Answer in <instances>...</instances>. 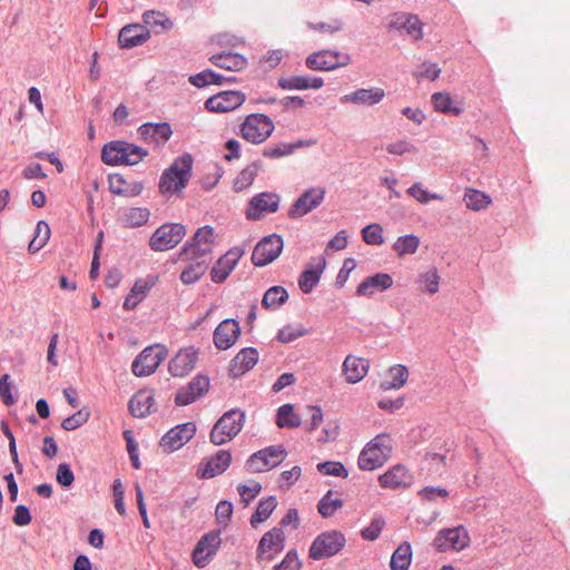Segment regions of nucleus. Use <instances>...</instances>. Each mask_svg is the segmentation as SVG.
I'll list each match as a JSON object with an SVG mask.
<instances>
[{
	"label": "nucleus",
	"instance_id": "obj_1",
	"mask_svg": "<svg viewBox=\"0 0 570 570\" xmlns=\"http://www.w3.org/2000/svg\"><path fill=\"white\" fill-rule=\"evenodd\" d=\"M193 157L184 154L167 168L159 180V190L163 195H173L186 187L191 176Z\"/></svg>",
	"mask_w": 570,
	"mask_h": 570
},
{
	"label": "nucleus",
	"instance_id": "obj_2",
	"mask_svg": "<svg viewBox=\"0 0 570 570\" xmlns=\"http://www.w3.org/2000/svg\"><path fill=\"white\" fill-rule=\"evenodd\" d=\"M392 440L389 434L382 433L371 440L358 456V468L372 471L382 466L391 456Z\"/></svg>",
	"mask_w": 570,
	"mask_h": 570
},
{
	"label": "nucleus",
	"instance_id": "obj_3",
	"mask_svg": "<svg viewBox=\"0 0 570 570\" xmlns=\"http://www.w3.org/2000/svg\"><path fill=\"white\" fill-rule=\"evenodd\" d=\"M245 417V412L239 409L225 412L210 431V442L215 445H222L233 440L242 431Z\"/></svg>",
	"mask_w": 570,
	"mask_h": 570
},
{
	"label": "nucleus",
	"instance_id": "obj_4",
	"mask_svg": "<svg viewBox=\"0 0 570 570\" xmlns=\"http://www.w3.org/2000/svg\"><path fill=\"white\" fill-rule=\"evenodd\" d=\"M273 120L264 114H252L240 127L242 137L252 144L264 142L274 131Z\"/></svg>",
	"mask_w": 570,
	"mask_h": 570
},
{
	"label": "nucleus",
	"instance_id": "obj_5",
	"mask_svg": "<svg viewBox=\"0 0 570 570\" xmlns=\"http://www.w3.org/2000/svg\"><path fill=\"white\" fill-rule=\"evenodd\" d=\"M345 537L342 532L332 530L321 533L315 538L309 548V558L321 560L338 553L345 546Z\"/></svg>",
	"mask_w": 570,
	"mask_h": 570
},
{
	"label": "nucleus",
	"instance_id": "obj_6",
	"mask_svg": "<svg viewBox=\"0 0 570 570\" xmlns=\"http://www.w3.org/2000/svg\"><path fill=\"white\" fill-rule=\"evenodd\" d=\"M285 456L283 446H269L252 454L246 462V469L252 473L269 471L279 465Z\"/></svg>",
	"mask_w": 570,
	"mask_h": 570
},
{
	"label": "nucleus",
	"instance_id": "obj_7",
	"mask_svg": "<svg viewBox=\"0 0 570 570\" xmlns=\"http://www.w3.org/2000/svg\"><path fill=\"white\" fill-rule=\"evenodd\" d=\"M351 62L347 53L335 50H320L311 53L306 60V67L314 71H330L345 67Z\"/></svg>",
	"mask_w": 570,
	"mask_h": 570
},
{
	"label": "nucleus",
	"instance_id": "obj_8",
	"mask_svg": "<svg viewBox=\"0 0 570 570\" xmlns=\"http://www.w3.org/2000/svg\"><path fill=\"white\" fill-rule=\"evenodd\" d=\"M186 235V228L181 224H164L151 235L149 245L156 252L174 248Z\"/></svg>",
	"mask_w": 570,
	"mask_h": 570
},
{
	"label": "nucleus",
	"instance_id": "obj_9",
	"mask_svg": "<svg viewBox=\"0 0 570 570\" xmlns=\"http://www.w3.org/2000/svg\"><path fill=\"white\" fill-rule=\"evenodd\" d=\"M167 351L163 345L146 347L132 362V373L136 376H148L153 374L160 363L166 358Z\"/></svg>",
	"mask_w": 570,
	"mask_h": 570
},
{
	"label": "nucleus",
	"instance_id": "obj_10",
	"mask_svg": "<svg viewBox=\"0 0 570 570\" xmlns=\"http://www.w3.org/2000/svg\"><path fill=\"white\" fill-rule=\"evenodd\" d=\"M284 242L282 236L272 234L265 236L255 246L252 261L255 266H265L274 262L282 253Z\"/></svg>",
	"mask_w": 570,
	"mask_h": 570
},
{
	"label": "nucleus",
	"instance_id": "obj_11",
	"mask_svg": "<svg viewBox=\"0 0 570 570\" xmlns=\"http://www.w3.org/2000/svg\"><path fill=\"white\" fill-rule=\"evenodd\" d=\"M324 187H311L305 190L291 206L288 217L301 218L317 208L325 198Z\"/></svg>",
	"mask_w": 570,
	"mask_h": 570
},
{
	"label": "nucleus",
	"instance_id": "obj_12",
	"mask_svg": "<svg viewBox=\"0 0 570 570\" xmlns=\"http://www.w3.org/2000/svg\"><path fill=\"white\" fill-rule=\"evenodd\" d=\"M281 197L275 193H261L252 197L246 208V218L258 220L267 214L278 210Z\"/></svg>",
	"mask_w": 570,
	"mask_h": 570
},
{
	"label": "nucleus",
	"instance_id": "obj_13",
	"mask_svg": "<svg viewBox=\"0 0 570 570\" xmlns=\"http://www.w3.org/2000/svg\"><path fill=\"white\" fill-rule=\"evenodd\" d=\"M222 543L220 532L210 531L197 542L193 551V561L196 567L205 568L217 553Z\"/></svg>",
	"mask_w": 570,
	"mask_h": 570
},
{
	"label": "nucleus",
	"instance_id": "obj_14",
	"mask_svg": "<svg viewBox=\"0 0 570 570\" xmlns=\"http://www.w3.org/2000/svg\"><path fill=\"white\" fill-rule=\"evenodd\" d=\"M434 547L439 551H446L449 549L463 550L470 543L468 530L463 525L452 529L441 530L434 539Z\"/></svg>",
	"mask_w": 570,
	"mask_h": 570
},
{
	"label": "nucleus",
	"instance_id": "obj_15",
	"mask_svg": "<svg viewBox=\"0 0 570 570\" xmlns=\"http://www.w3.org/2000/svg\"><path fill=\"white\" fill-rule=\"evenodd\" d=\"M285 547V534L281 528H273L259 540L256 558L272 561Z\"/></svg>",
	"mask_w": 570,
	"mask_h": 570
},
{
	"label": "nucleus",
	"instance_id": "obj_16",
	"mask_svg": "<svg viewBox=\"0 0 570 570\" xmlns=\"http://www.w3.org/2000/svg\"><path fill=\"white\" fill-rule=\"evenodd\" d=\"M196 433V424L186 422L170 429L160 441V445L166 452H174L185 445Z\"/></svg>",
	"mask_w": 570,
	"mask_h": 570
},
{
	"label": "nucleus",
	"instance_id": "obj_17",
	"mask_svg": "<svg viewBox=\"0 0 570 570\" xmlns=\"http://www.w3.org/2000/svg\"><path fill=\"white\" fill-rule=\"evenodd\" d=\"M385 97L384 89L380 87L360 88L340 98L342 104H351L358 107H372L380 104Z\"/></svg>",
	"mask_w": 570,
	"mask_h": 570
},
{
	"label": "nucleus",
	"instance_id": "obj_18",
	"mask_svg": "<svg viewBox=\"0 0 570 570\" xmlns=\"http://www.w3.org/2000/svg\"><path fill=\"white\" fill-rule=\"evenodd\" d=\"M245 101V95L242 91H222L208 98L205 102L206 108L214 112H228Z\"/></svg>",
	"mask_w": 570,
	"mask_h": 570
},
{
	"label": "nucleus",
	"instance_id": "obj_19",
	"mask_svg": "<svg viewBox=\"0 0 570 570\" xmlns=\"http://www.w3.org/2000/svg\"><path fill=\"white\" fill-rule=\"evenodd\" d=\"M379 483L382 488L391 490L409 488L413 483V475L406 466L395 464L379 476Z\"/></svg>",
	"mask_w": 570,
	"mask_h": 570
},
{
	"label": "nucleus",
	"instance_id": "obj_20",
	"mask_svg": "<svg viewBox=\"0 0 570 570\" xmlns=\"http://www.w3.org/2000/svg\"><path fill=\"white\" fill-rule=\"evenodd\" d=\"M239 335V323L234 318H226L214 331V344L218 350H227L237 342Z\"/></svg>",
	"mask_w": 570,
	"mask_h": 570
},
{
	"label": "nucleus",
	"instance_id": "obj_21",
	"mask_svg": "<svg viewBox=\"0 0 570 570\" xmlns=\"http://www.w3.org/2000/svg\"><path fill=\"white\" fill-rule=\"evenodd\" d=\"M208 389V377L205 375H197L186 387L177 392L175 401L178 405H188L207 393Z\"/></svg>",
	"mask_w": 570,
	"mask_h": 570
},
{
	"label": "nucleus",
	"instance_id": "obj_22",
	"mask_svg": "<svg viewBox=\"0 0 570 570\" xmlns=\"http://www.w3.org/2000/svg\"><path fill=\"white\" fill-rule=\"evenodd\" d=\"M138 134L146 142L161 146L170 139L173 130L168 122H146L138 128Z\"/></svg>",
	"mask_w": 570,
	"mask_h": 570
},
{
	"label": "nucleus",
	"instance_id": "obj_23",
	"mask_svg": "<svg viewBox=\"0 0 570 570\" xmlns=\"http://www.w3.org/2000/svg\"><path fill=\"white\" fill-rule=\"evenodd\" d=\"M243 254L244 250L240 248H232L228 250L212 268V279L215 283H223L235 268Z\"/></svg>",
	"mask_w": 570,
	"mask_h": 570
},
{
	"label": "nucleus",
	"instance_id": "obj_24",
	"mask_svg": "<svg viewBox=\"0 0 570 570\" xmlns=\"http://www.w3.org/2000/svg\"><path fill=\"white\" fill-rule=\"evenodd\" d=\"M197 362V351L194 347L180 350L170 360L168 368L174 376H185L194 370Z\"/></svg>",
	"mask_w": 570,
	"mask_h": 570
},
{
	"label": "nucleus",
	"instance_id": "obj_25",
	"mask_svg": "<svg viewBox=\"0 0 570 570\" xmlns=\"http://www.w3.org/2000/svg\"><path fill=\"white\" fill-rule=\"evenodd\" d=\"M393 286V278L387 273H377L373 276L366 277L357 286L356 294L358 296L372 297L377 292H383Z\"/></svg>",
	"mask_w": 570,
	"mask_h": 570
},
{
	"label": "nucleus",
	"instance_id": "obj_26",
	"mask_svg": "<svg viewBox=\"0 0 570 570\" xmlns=\"http://www.w3.org/2000/svg\"><path fill=\"white\" fill-rule=\"evenodd\" d=\"M232 462V454L229 451L219 450L214 456L208 459L203 469H199L197 474L200 478L209 479L225 472Z\"/></svg>",
	"mask_w": 570,
	"mask_h": 570
},
{
	"label": "nucleus",
	"instance_id": "obj_27",
	"mask_svg": "<svg viewBox=\"0 0 570 570\" xmlns=\"http://www.w3.org/2000/svg\"><path fill=\"white\" fill-rule=\"evenodd\" d=\"M109 190L114 195L124 197H135L142 191V183L138 180H127L121 174H111L108 177Z\"/></svg>",
	"mask_w": 570,
	"mask_h": 570
},
{
	"label": "nucleus",
	"instance_id": "obj_28",
	"mask_svg": "<svg viewBox=\"0 0 570 570\" xmlns=\"http://www.w3.org/2000/svg\"><path fill=\"white\" fill-rule=\"evenodd\" d=\"M128 409L136 417H145L156 411L155 394L151 390L138 391L129 401Z\"/></svg>",
	"mask_w": 570,
	"mask_h": 570
},
{
	"label": "nucleus",
	"instance_id": "obj_29",
	"mask_svg": "<svg viewBox=\"0 0 570 570\" xmlns=\"http://www.w3.org/2000/svg\"><path fill=\"white\" fill-rule=\"evenodd\" d=\"M150 38V31L142 24H128L121 28L118 36L122 48H132L142 45Z\"/></svg>",
	"mask_w": 570,
	"mask_h": 570
},
{
	"label": "nucleus",
	"instance_id": "obj_30",
	"mask_svg": "<svg viewBox=\"0 0 570 570\" xmlns=\"http://www.w3.org/2000/svg\"><path fill=\"white\" fill-rule=\"evenodd\" d=\"M392 29H404L406 33L415 41L423 38V22L415 14L399 13L390 22Z\"/></svg>",
	"mask_w": 570,
	"mask_h": 570
},
{
	"label": "nucleus",
	"instance_id": "obj_31",
	"mask_svg": "<svg viewBox=\"0 0 570 570\" xmlns=\"http://www.w3.org/2000/svg\"><path fill=\"white\" fill-rule=\"evenodd\" d=\"M368 361L354 355H348L343 362V373L348 383L355 384L364 379L367 374Z\"/></svg>",
	"mask_w": 570,
	"mask_h": 570
},
{
	"label": "nucleus",
	"instance_id": "obj_32",
	"mask_svg": "<svg viewBox=\"0 0 570 570\" xmlns=\"http://www.w3.org/2000/svg\"><path fill=\"white\" fill-rule=\"evenodd\" d=\"M278 87L285 90H306L320 89L323 87L324 81L320 77L308 76H289L287 78H279Z\"/></svg>",
	"mask_w": 570,
	"mask_h": 570
},
{
	"label": "nucleus",
	"instance_id": "obj_33",
	"mask_svg": "<svg viewBox=\"0 0 570 570\" xmlns=\"http://www.w3.org/2000/svg\"><path fill=\"white\" fill-rule=\"evenodd\" d=\"M326 261L324 257H318L315 265L308 266L298 278V286L303 293H311L318 284L321 275L325 269Z\"/></svg>",
	"mask_w": 570,
	"mask_h": 570
},
{
	"label": "nucleus",
	"instance_id": "obj_34",
	"mask_svg": "<svg viewBox=\"0 0 570 570\" xmlns=\"http://www.w3.org/2000/svg\"><path fill=\"white\" fill-rule=\"evenodd\" d=\"M209 60L216 67L228 71H240L247 66V59L244 56L234 52L213 55Z\"/></svg>",
	"mask_w": 570,
	"mask_h": 570
},
{
	"label": "nucleus",
	"instance_id": "obj_35",
	"mask_svg": "<svg viewBox=\"0 0 570 570\" xmlns=\"http://www.w3.org/2000/svg\"><path fill=\"white\" fill-rule=\"evenodd\" d=\"M258 361V352L253 347L240 350L232 361V371L235 375L244 374L253 368Z\"/></svg>",
	"mask_w": 570,
	"mask_h": 570
},
{
	"label": "nucleus",
	"instance_id": "obj_36",
	"mask_svg": "<svg viewBox=\"0 0 570 570\" xmlns=\"http://www.w3.org/2000/svg\"><path fill=\"white\" fill-rule=\"evenodd\" d=\"M409 379L407 367L401 364H396L387 371L386 379L381 382V389L383 391L399 390L406 383Z\"/></svg>",
	"mask_w": 570,
	"mask_h": 570
},
{
	"label": "nucleus",
	"instance_id": "obj_37",
	"mask_svg": "<svg viewBox=\"0 0 570 570\" xmlns=\"http://www.w3.org/2000/svg\"><path fill=\"white\" fill-rule=\"evenodd\" d=\"M181 255H185L189 261L198 262L208 266L212 261V246L206 244L199 245L187 243L183 247Z\"/></svg>",
	"mask_w": 570,
	"mask_h": 570
},
{
	"label": "nucleus",
	"instance_id": "obj_38",
	"mask_svg": "<svg viewBox=\"0 0 570 570\" xmlns=\"http://www.w3.org/2000/svg\"><path fill=\"white\" fill-rule=\"evenodd\" d=\"M302 424L301 416L294 411L292 404H284L278 407L276 414V425L281 429H295Z\"/></svg>",
	"mask_w": 570,
	"mask_h": 570
},
{
	"label": "nucleus",
	"instance_id": "obj_39",
	"mask_svg": "<svg viewBox=\"0 0 570 570\" xmlns=\"http://www.w3.org/2000/svg\"><path fill=\"white\" fill-rule=\"evenodd\" d=\"M147 156L148 151L142 147L122 140L121 165H137Z\"/></svg>",
	"mask_w": 570,
	"mask_h": 570
},
{
	"label": "nucleus",
	"instance_id": "obj_40",
	"mask_svg": "<svg viewBox=\"0 0 570 570\" xmlns=\"http://www.w3.org/2000/svg\"><path fill=\"white\" fill-rule=\"evenodd\" d=\"M412 561V548L409 542L402 543L392 554V570H407Z\"/></svg>",
	"mask_w": 570,
	"mask_h": 570
},
{
	"label": "nucleus",
	"instance_id": "obj_41",
	"mask_svg": "<svg viewBox=\"0 0 570 570\" xmlns=\"http://www.w3.org/2000/svg\"><path fill=\"white\" fill-rule=\"evenodd\" d=\"M276 507V497L271 495L265 499H262L257 504L255 513L250 518V524L253 527H256L257 523L266 521L271 517Z\"/></svg>",
	"mask_w": 570,
	"mask_h": 570
},
{
	"label": "nucleus",
	"instance_id": "obj_42",
	"mask_svg": "<svg viewBox=\"0 0 570 570\" xmlns=\"http://www.w3.org/2000/svg\"><path fill=\"white\" fill-rule=\"evenodd\" d=\"M432 102H433L434 109L440 112H443L446 115H453V116H459L462 112L461 107L453 106L452 97L448 92L433 94Z\"/></svg>",
	"mask_w": 570,
	"mask_h": 570
},
{
	"label": "nucleus",
	"instance_id": "obj_43",
	"mask_svg": "<svg viewBox=\"0 0 570 570\" xmlns=\"http://www.w3.org/2000/svg\"><path fill=\"white\" fill-rule=\"evenodd\" d=\"M287 298V291L283 286H273L264 294L262 304L265 308L275 309L283 305Z\"/></svg>",
	"mask_w": 570,
	"mask_h": 570
},
{
	"label": "nucleus",
	"instance_id": "obj_44",
	"mask_svg": "<svg viewBox=\"0 0 570 570\" xmlns=\"http://www.w3.org/2000/svg\"><path fill=\"white\" fill-rule=\"evenodd\" d=\"M419 246L420 238L416 235L409 234L400 236L392 245V248L399 256H404L416 253Z\"/></svg>",
	"mask_w": 570,
	"mask_h": 570
},
{
	"label": "nucleus",
	"instance_id": "obj_45",
	"mask_svg": "<svg viewBox=\"0 0 570 570\" xmlns=\"http://www.w3.org/2000/svg\"><path fill=\"white\" fill-rule=\"evenodd\" d=\"M50 227L43 222L39 220L36 226L35 236L28 245V250L32 254L39 252L50 238Z\"/></svg>",
	"mask_w": 570,
	"mask_h": 570
},
{
	"label": "nucleus",
	"instance_id": "obj_46",
	"mask_svg": "<svg viewBox=\"0 0 570 570\" xmlns=\"http://www.w3.org/2000/svg\"><path fill=\"white\" fill-rule=\"evenodd\" d=\"M464 202L469 209L481 210L491 204V197L476 189H468L464 194Z\"/></svg>",
	"mask_w": 570,
	"mask_h": 570
},
{
	"label": "nucleus",
	"instance_id": "obj_47",
	"mask_svg": "<svg viewBox=\"0 0 570 570\" xmlns=\"http://www.w3.org/2000/svg\"><path fill=\"white\" fill-rule=\"evenodd\" d=\"M150 212L148 208L132 207L124 215V224L126 227H140L148 222Z\"/></svg>",
	"mask_w": 570,
	"mask_h": 570
},
{
	"label": "nucleus",
	"instance_id": "obj_48",
	"mask_svg": "<svg viewBox=\"0 0 570 570\" xmlns=\"http://www.w3.org/2000/svg\"><path fill=\"white\" fill-rule=\"evenodd\" d=\"M122 140H114L106 144L101 149V160L111 166L121 165Z\"/></svg>",
	"mask_w": 570,
	"mask_h": 570
},
{
	"label": "nucleus",
	"instance_id": "obj_49",
	"mask_svg": "<svg viewBox=\"0 0 570 570\" xmlns=\"http://www.w3.org/2000/svg\"><path fill=\"white\" fill-rule=\"evenodd\" d=\"M342 507L343 500L340 498H333V492L330 490L318 501L317 511L323 518H330Z\"/></svg>",
	"mask_w": 570,
	"mask_h": 570
},
{
	"label": "nucleus",
	"instance_id": "obj_50",
	"mask_svg": "<svg viewBox=\"0 0 570 570\" xmlns=\"http://www.w3.org/2000/svg\"><path fill=\"white\" fill-rule=\"evenodd\" d=\"M258 165L253 163L245 167L234 180V189L242 191L248 188L255 180L258 173Z\"/></svg>",
	"mask_w": 570,
	"mask_h": 570
},
{
	"label": "nucleus",
	"instance_id": "obj_51",
	"mask_svg": "<svg viewBox=\"0 0 570 570\" xmlns=\"http://www.w3.org/2000/svg\"><path fill=\"white\" fill-rule=\"evenodd\" d=\"M142 20L146 26L154 29L160 27L161 30H169L174 26L173 21L164 12L155 10L146 11L142 14Z\"/></svg>",
	"mask_w": 570,
	"mask_h": 570
},
{
	"label": "nucleus",
	"instance_id": "obj_52",
	"mask_svg": "<svg viewBox=\"0 0 570 570\" xmlns=\"http://www.w3.org/2000/svg\"><path fill=\"white\" fill-rule=\"evenodd\" d=\"M406 194L413 197L420 204H428L430 200H443V196L436 193H430L424 189L423 184L417 181L407 188Z\"/></svg>",
	"mask_w": 570,
	"mask_h": 570
},
{
	"label": "nucleus",
	"instance_id": "obj_53",
	"mask_svg": "<svg viewBox=\"0 0 570 570\" xmlns=\"http://www.w3.org/2000/svg\"><path fill=\"white\" fill-rule=\"evenodd\" d=\"M362 238L367 245H382L384 243L383 227L372 223L362 229Z\"/></svg>",
	"mask_w": 570,
	"mask_h": 570
},
{
	"label": "nucleus",
	"instance_id": "obj_54",
	"mask_svg": "<svg viewBox=\"0 0 570 570\" xmlns=\"http://www.w3.org/2000/svg\"><path fill=\"white\" fill-rule=\"evenodd\" d=\"M207 265H204L198 262L190 261L189 266H187L180 275V279L185 284H193L198 281L207 271Z\"/></svg>",
	"mask_w": 570,
	"mask_h": 570
},
{
	"label": "nucleus",
	"instance_id": "obj_55",
	"mask_svg": "<svg viewBox=\"0 0 570 570\" xmlns=\"http://www.w3.org/2000/svg\"><path fill=\"white\" fill-rule=\"evenodd\" d=\"M90 417V411L86 407L80 409L77 413L66 417L61 428L66 431H73L85 424Z\"/></svg>",
	"mask_w": 570,
	"mask_h": 570
},
{
	"label": "nucleus",
	"instance_id": "obj_56",
	"mask_svg": "<svg viewBox=\"0 0 570 570\" xmlns=\"http://www.w3.org/2000/svg\"><path fill=\"white\" fill-rule=\"evenodd\" d=\"M317 471L324 475L347 478L348 471L341 462L327 461L317 464Z\"/></svg>",
	"mask_w": 570,
	"mask_h": 570
},
{
	"label": "nucleus",
	"instance_id": "obj_57",
	"mask_svg": "<svg viewBox=\"0 0 570 570\" xmlns=\"http://www.w3.org/2000/svg\"><path fill=\"white\" fill-rule=\"evenodd\" d=\"M237 491L242 501L247 505L259 494L262 485L257 481H252L249 484H239Z\"/></svg>",
	"mask_w": 570,
	"mask_h": 570
},
{
	"label": "nucleus",
	"instance_id": "obj_58",
	"mask_svg": "<svg viewBox=\"0 0 570 570\" xmlns=\"http://www.w3.org/2000/svg\"><path fill=\"white\" fill-rule=\"evenodd\" d=\"M307 27L322 33L334 35L343 29L344 23L341 19H332L327 22H308Z\"/></svg>",
	"mask_w": 570,
	"mask_h": 570
},
{
	"label": "nucleus",
	"instance_id": "obj_59",
	"mask_svg": "<svg viewBox=\"0 0 570 570\" xmlns=\"http://www.w3.org/2000/svg\"><path fill=\"white\" fill-rule=\"evenodd\" d=\"M384 525L385 520L382 517H375L370 525L362 530L361 534L363 539L374 541L380 537Z\"/></svg>",
	"mask_w": 570,
	"mask_h": 570
},
{
	"label": "nucleus",
	"instance_id": "obj_60",
	"mask_svg": "<svg viewBox=\"0 0 570 570\" xmlns=\"http://www.w3.org/2000/svg\"><path fill=\"white\" fill-rule=\"evenodd\" d=\"M420 282L425 284V291L435 294L439 291L440 276L436 268H430L420 275Z\"/></svg>",
	"mask_w": 570,
	"mask_h": 570
},
{
	"label": "nucleus",
	"instance_id": "obj_61",
	"mask_svg": "<svg viewBox=\"0 0 570 570\" xmlns=\"http://www.w3.org/2000/svg\"><path fill=\"white\" fill-rule=\"evenodd\" d=\"M386 150L391 155L403 156L405 154H415L417 148L407 140H396L387 144Z\"/></svg>",
	"mask_w": 570,
	"mask_h": 570
},
{
	"label": "nucleus",
	"instance_id": "obj_62",
	"mask_svg": "<svg viewBox=\"0 0 570 570\" xmlns=\"http://www.w3.org/2000/svg\"><path fill=\"white\" fill-rule=\"evenodd\" d=\"M298 146H302V142L295 145L288 144H278L276 146H271L264 149L263 155L269 158H279L286 155H289L294 151V149Z\"/></svg>",
	"mask_w": 570,
	"mask_h": 570
},
{
	"label": "nucleus",
	"instance_id": "obj_63",
	"mask_svg": "<svg viewBox=\"0 0 570 570\" xmlns=\"http://www.w3.org/2000/svg\"><path fill=\"white\" fill-rule=\"evenodd\" d=\"M306 333L307 331L304 327L285 326L279 330L277 340L282 343H289L298 337L304 336Z\"/></svg>",
	"mask_w": 570,
	"mask_h": 570
},
{
	"label": "nucleus",
	"instance_id": "obj_64",
	"mask_svg": "<svg viewBox=\"0 0 570 570\" xmlns=\"http://www.w3.org/2000/svg\"><path fill=\"white\" fill-rule=\"evenodd\" d=\"M302 562L295 550H289L281 563L276 564L273 570H299Z\"/></svg>",
	"mask_w": 570,
	"mask_h": 570
}]
</instances>
